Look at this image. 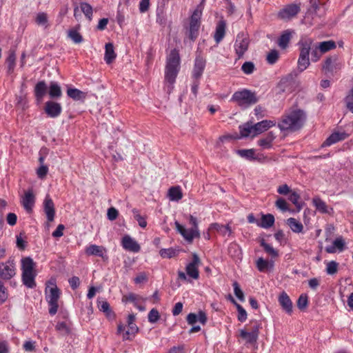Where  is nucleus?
<instances>
[{
    "mask_svg": "<svg viewBox=\"0 0 353 353\" xmlns=\"http://www.w3.org/2000/svg\"><path fill=\"white\" fill-rule=\"evenodd\" d=\"M307 120L306 112L299 108L286 112L278 123L281 132H294L301 130Z\"/></svg>",
    "mask_w": 353,
    "mask_h": 353,
    "instance_id": "f257e3e1",
    "label": "nucleus"
},
{
    "mask_svg": "<svg viewBox=\"0 0 353 353\" xmlns=\"http://www.w3.org/2000/svg\"><path fill=\"white\" fill-rule=\"evenodd\" d=\"M180 55L177 49L172 50L167 57L165 68V81L170 85L168 92L170 93L173 89V84L175 83L176 78L180 69Z\"/></svg>",
    "mask_w": 353,
    "mask_h": 353,
    "instance_id": "f03ea898",
    "label": "nucleus"
},
{
    "mask_svg": "<svg viewBox=\"0 0 353 353\" xmlns=\"http://www.w3.org/2000/svg\"><path fill=\"white\" fill-rule=\"evenodd\" d=\"M313 39L310 37H303L298 42L299 56L297 61V68L300 72H303L310 65V53L312 49Z\"/></svg>",
    "mask_w": 353,
    "mask_h": 353,
    "instance_id": "7ed1b4c3",
    "label": "nucleus"
},
{
    "mask_svg": "<svg viewBox=\"0 0 353 353\" xmlns=\"http://www.w3.org/2000/svg\"><path fill=\"white\" fill-rule=\"evenodd\" d=\"M230 101L236 103L242 110H245L256 104L259 101V97L255 92L243 88L236 91Z\"/></svg>",
    "mask_w": 353,
    "mask_h": 353,
    "instance_id": "20e7f679",
    "label": "nucleus"
},
{
    "mask_svg": "<svg viewBox=\"0 0 353 353\" xmlns=\"http://www.w3.org/2000/svg\"><path fill=\"white\" fill-rule=\"evenodd\" d=\"M135 315L130 314L127 318V325L119 324L117 327V334L121 335L123 341H132L139 329L135 323Z\"/></svg>",
    "mask_w": 353,
    "mask_h": 353,
    "instance_id": "39448f33",
    "label": "nucleus"
},
{
    "mask_svg": "<svg viewBox=\"0 0 353 353\" xmlns=\"http://www.w3.org/2000/svg\"><path fill=\"white\" fill-rule=\"evenodd\" d=\"M53 285L46 289V300L48 305V312L50 315L54 316L57 314L59 308V299L61 296V291L55 283H51Z\"/></svg>",
    "mask_w": 353,
    "mask_h": 353,
    "instance_id": "423d86ee",
    "label": "nucleus"
},
{
    "mask_svg": "<svg viewBox=\"0 0 353 353\" xmlns=\"http://www.w3.org/2000/svg\"><path fill=\"white\" fill-rule=\"evenodd\" d=\"M203 10V6L198 5L190 17L188 37L192 41L198 37Z\"/></svg>",
    "mask_w": 353,
    "mask_h": 353,
    "instance_id": "0eeeda50",
    "label": "nucleus"
},
{
    "mask_svg": "<svg viewBox=\"0 0 353 353\" xmlns=\"http://www.w3.org/2000/svg\"><path fill=\"white\" fill-rule=\"evenodd\" d=\"M251 323L252 324L251 330L249 332L242 329L239 331V335L245 341L246 344L255 345L259 339L261 323L257 321H251Z\"/></svg>",
    "mask_w": 353,
    "mask_h": 353,
    "instance_id": "6e6552de",
    "label": "nucleus"
},
{
    "mask_svg": "<svg viewBox=\"0 0 353 353\" xmlns=\"http://www.w3.org/2000/svg\"><path fill=\"white\" fill-rule=\"evenodd\" d=\"M250 39L244 32H239L236 38L234 43V50L237 56V59L243 57L244 54L248 50Z\"/></svg>",
    "mask_w": 353,
    "mask_h": 353,
    "instance_id": "1a4fd4ad",
    "label": "nucleus"
},
{
    "mask_svg": "<svg viewBox=\"0 0 353 353\" xmlns=\"http://www.w3.org/2000/svg\"><path fill=\"white\" fill-rule=\"evenodd\" d=\"M342 63L339 60L337 54H333L326 58L323 65L322 70L326 74L333 75L342 68Z\"/></svg>",
    "mask_w": 353,
    "mask_h": 353,
    "instance_id": "9d476101",
    "label": "nucleus"
},
{
    "mask_svg": "<svg viewBox=\"0 0 353 353\" xmlns=\"http://www.w3.org/2000/svg\"><path fill=\"white\" fill-rule=\"evenodd\" d=\"M301 10L300 6L296 3H290L284 6L282 9H281L278 14V18L284 20L288 21L295 17Z\"/></svg>",
    "mask_w": 353,
    "mask_h": 353,
    "instance_id": "9b49d317",
    "label": "nucleus"
},
{
    "mask_svg": "<svg viewBox=\"0 0 353 353\" xmlns=\"http://www.w3.org/2000/svg\"><path fill=\"white\" fill-rule=\"evenodd\" d=\"M15 275V265L13 261L8 260L0 263V278L9 280Z\"/></svg>",
    "mask_w": 353,
    "mask_h": 353,
    "instance_id": "f8f14e48",
    "label": "nucleus"
},
{
    "mask_svg": "<svg viewBox=\"0 0 353 353\" xmlns=\"http://www.w3.org/2000/svg\"><path fill=\"white\" fill-rule=\"evenodd\" d=\"M175 226L177 231L188 242H192L194 238H199L200 236V232L199 230L192 228L185 229L178 221H175Z\"/></svg>",
    "mask_w": 353,
    "mask_h": 353,
    "instance_id": "ddd939ff",
    "label": "nucleus"
},
{
    "mask_svg": "<svg viewBox=\"0 0 353 353\" xmlns=\"http://www.w3.org/2000/svg\"><path fill=\"white\" fill-rule=\"evenodd\" d=\"M21 203L27 212H32L35 203V196L32 189L25 192L24 195L21 197Z\"/></svg>",
    "mask_w": 353,
    "mask_h": 353,
    "instance_id": "4468645a",
    "label": "nucleus"
},
{
    "mask_svg": "<svg viewBox=\"0 0 353 353\" xmlns=\"http://www.w3.org/2000/svg\"><path fill=\"white\" fill-rule=\"evenodd\" d=\"M199 263L200 259L199 256L196 253H194L192 254V261L187 265L185 268L187 274L194 279H197L199 276L198 269Z\"/></svg>",
    "mask_w": 353,
    "mask_h": 353,
    "instance_id": "2eb2a0df",
    "label": "nucleus"
},
{
    "mask_svg": "<svg viewBox=\"0 0 353 353\" xmlns=\"http://www.w3.org/2000/svg\"><path fill=\"white\" fill-rule=\"evenodd\" d=\"M350 134L345 132H332L322 143L321 147H328L339 141L346 139Z\"/></svg>",
    "mask_w": 353,
    "mask_h": 353,
    "instance_id": "dca6fc26",
    "label": "nucleus"
},
{
    "mask_svg": "<svg viewBox=\"0 0 353 353\" xmlns=\"http://www.w3.org/2000/svg\"><path fill=\"white\" fill-rule=\"evenodd\" d=\"M205 59L203 57L200 55L196 57L192 74L194 79H199L201 77L205 68Z\"/></svg>",
    "mask_w": 353,
    "mask_h": 353,
    "instance_id": "f3484780",
    "label": "nucleus"
},
{
    "mask_svg": "<svg viewBox=\"0 0 353 353\" xmlns=\"http://www.w3.org/2000/svg\"><path fill=\"white\" fill-rule=\"evenodd\" d=\"M62 111L60 103L49 101L46 103L45 112L49 117L56 118L59 117Z\"/></svg>",
    "mask_w": 353,
    "mask_h": 353,
    "instance_id": "a211bd4d",
    "label": "nucleus"
},
{
    "mask_svg": "<svg viewBox=\"0 0 353 353\" xmlns=\"http://www.w3.org/2000/svg\"><path fill=\"white\" fill-rule=\"evenodd\" d=\"M121 245L125 250L130 252H139L141 250L139 244L128 234L122 238Z\"/></svg>",
    "mask_w": 353,
    "mask_h": 353,
    "instance_id": "6ab92c4d",
    "label": "nucleus"
},
{
    "mask_svg": "<svg viewBox=\"0 0 353 353\" xmlns=\"http://www.w3.org/2000/svg\"><path fill=\"white\" fill-rule=\"evenodd\" d=\"M279 303L282 309L288 314H292L293 312L292 302L285 292H282L278 299Z\"/></svg>",
    "mask_w": 353,
    "mask_h": 353,
    "instance_id": "aec40b11",
    "label": "nucleus"
},
{
    "mask_svg": "<svg viewBox=\"0 0 353 353\" xmlns=\"http://www.w3.org/2000/svg\"><path fill=\"white\" fill-rule=\"evenodd\" d=\"M43 210L49 222L53 221L55 216L54 204L50 196L48 194L43 201Z\"/></svg>",
    "mask_w": 353,
    "mask_h": 353,
    "instance_id": "412c9836",
    "label": "nucleus"
},
{
    "mask_svg": "<svg viewBox=\"0 0 353 353\" xmlns=\"http://www.w3.org/2000/svg\"><path fill=\"white\" fill-rule=\"evenodd\" d=\"M48 86L44 81H39L34 86V94L38 103L42 101L47 92Z\"/></svg>",
    "mask_w": 353,
    "mask_h": 353,
    "instance_id": "4be33fe9",
    "label": "nucleus"
},
{
    "mask_svg": "<svg viewBox=\"0 0 353 353\" xmlns=\"http://www.w3.org/2000/svg\"><path fill=\"white\" fill-rule=\"evenodd\" d=\"M276 125V121L271 120H263L260 122H258L254 124V134H252V137H254L257 134H259L266 130H268L271 127Z\"/></svg>",
    "mask_w": 353,
    "mask_h": 353,
    "instance_id": "5701e85b",
    "label": "nucleus"
},
{
    "mask_svg": "<svg viewBox=\"0 0 353 353\" xmlns=\"http://www.w3.org/2000/svg\"><path fill=\"white\" fill-rule=\"evenodd\" d=\"M226 23L224 20H220L216 26L214 39L216 43H219L225 35Z\"/></svg>",
    "mask_w": 353,
    "mask_h": 353,
    "instance_id": "b1692460",
    "label": "nucleus"
},
{
    "mask_svg": "<svg viewBox=\"0 0 353 353\" xmlns=\"http://www.w3.org/2000/svg\"><path fill=\"white\" fill-rule=\"evenodd\" d=\"M276 134L272 132H269L266 136L258 141V145L263 149H270L272 147V142L276 139Z\"/></svg>",
    "mask_w": 353,
    "mask_h": 353,
    "instance_id": "393cba45",
    "label": "nucleus"
},
{
    "mask_svg": "<svg viewBox=\"0 0 353 353\" xmlns=\"http://www.w3.org/2000/svg\"><path fill=\"white\" fill-rule=\"evenodd\" d=\"M274 216L272 214H262L261 221L257 222V225L260 228L268 229L274 225Z\"/></svg>",
    "mask_w": 353,
    "mask_h": 353,
    "instance_id": "a878e982",
    "label": "nucleus"
},
{
    "mask_svg": "<svg viewBox=\"0 0 353 353\" xmlns=\"http://www.w3.org/2000/svg\"><path fill=\"white\" fill-rule=\"evenodd\" d=\"M36 272L22 273V282L28 288H34L36 287L35 277Z\"/></svg>",
    "mask_w": 353,
    "mask_h": 353,
    "instance_id": "bb28decb",
    "label": "nucleus"
},
{
    "mask_svg": "<svg viewBox=\"0 0 353 353\" xmlns=\"http://www.w3.org/2000/svg\"><path fill=\"white\" fill-rule=\"evenodd\" d=\"M67 95L74 101H83L86 98V93L77 89L69 88L67 90Z\"/></svg>",
    "mask_w": 353,
    "mask_h": 353,
    "instance_id": "cd10ccee",
    "label": "nucleus"
},
{
    "mask_svg": "<svg viewBox=\"0 0 353 353\" xmlns=\"http://www.w3.org/2000/svg\"><path fill=\"white\" fill-rule=\"evenodd\" d=\"M34 268L35 263L32 258L28 256L21 259L22 273L36 272Z\"/></svg>",
    "mask_w": 353,
    "mask_h": 353,
    "instance_id": "c85d7f7f",
    "label": "nucleus"
},
{
    "mask_svg": "<svg viewBox=\"0 0 353 353\" xmlns=\"http://www.w3.org/2000/svg\"><path fill=\"white\" fill-rule=\"evenodd\" d=\"M256 267L261 272H265L267 270H272L274 267V262L269 261L262 257L259 258L256 261Z\"/></svg>",
    "mask_w": 353,
    "mask_h": 353,
    "instance_id": "c756f323",
    "label": "nucleus"
},
{
    "mask_svg": "<svg viewBox=\"0 0 353 353\" xmlns=\"http://www.w3.org/2000/svg\"><path fill=\"white\" fill-rule=\"evenodd\" d=\"M240 131V137H248L250 135L254 134V125L247 122L239 127Z\"/></svg>",
    "mask_w": 353,
    "mask_h": 353,
    "instance_id": "7c9ffc66",
    "label": "nucleus"
},
{
    "mask_svg": "<svg viewBox=\"0 0 353 353\" xmlns=\"http://www.w3.org/2000/svg\"><path fill=\"white\" fill-rule=\"evenodd\" d=\"M209 230H215L223 236L226 235L227 233L228 234V236L232 234L231 228L228 224L222 225L218 223H213L210 225Z\"/></svg>",
    "mask_w": 353,
    "mask_h": 353,
    "instance_id": "2f4dec72",
    "label": "nucleus"
},
{
    "mask_svg": "<svg viewBox=\"0 0 353 353\" xmlns=\"http://www.w3.org/2000/svg\"><path fill=\"white\" fill-rule=\"evenodd\" d=\"M85 254L88 256H103L104 254V249L101 246L94 244L90 245L85 248Z\"/></svg>",
    "mask_w": 353,
    "mask_h": 353,
    "instance_id": "473e14b6",
    "label": "nucleus"
},
{
    "mask_svg": "<svg viewBox=\"0 0 353 353\" xmlns=\"http://www.w3.org/2000/svg\"><path fill=\"white\" fill-rule=\"evenodd\" d=\"M236 153L241 157L246 159L249 161L259 160L257 156L255 155L254 149H242L238 150Z\"/></svg>",
    "mask_w": 353,
    "mask_h": 353,
    "instance_id": "72a5a7b5",
    "label": "nucleus"
},
{
    "mask_svg": "<svg viewBox=\"0 0 353 353\" xmlns=\"http://www.w3.org/2000/svg\"><path fill=\"white\" fill-rule=\"evenodd\" d=\"M48 93H49L50 98H52V99L59 98L61 97V95H62L61 89L57 82H56V81L50 82Z\"/></svg>",
    "mask_w": 353,
    "mask_h": 353,
    "instance_id": "f704fd0d",
    "label": "nucleus"
},
{
    "mask_svg": "<svg viewBox=\"0 0 353 353\" xmlns=\"http://www.w3.org/2000/svg\"><path fill=\"white\" fill-rule=\"evenodd\" d=\"M35 22L38 26H42L44 29L50 27L48 14L44 12L37 13L35 17Z\"/></svg>",
    "mask_w": 353,
    "mask_h": 353,
    "instance_id": "c9c22d12",
    "label": "nucleus"
},
{
    "mask_svg": "<svg viewBox=\"0 0 353 353\" xmlns=\"http://www.w3.org/2000/svg\"><path fill=\"white\" fill-rule=\"evenodd\" d=\"M291 32L289 30L284 31L278 39V45L282 49H285L291 39Z\"/></svg>",
    "mask_w": 353,
    "mask_h": 353,
    "instance_id": "e433bc0d",
    "label": "nucleus"
},
{
    "mask_svg": "<svg viewBox=\"0 0 353 353\" xmlns=\"http://www.w3.org/2000/svg\"><path fill=\"white\" fill-rule=\"evenodd\" d=\"M287 224L290 226L292 232L295 233L303 232V225L301 222L297 221L296 219L292 217L289 218L287 220Z\"/></svg>",
    "mask_w": 353,
    "mask_h": 353,
    "instance_id": "4c0bfd02",
    "label": "nucleus"
},
{
    "mask_svg": "<svg viewBox=\"0 0 353 353\" xmlns=\"http://www.w3.org/2000/svg\"><path fill=\"white\" fill-rule=\"evenodd\" d=\"M260 245L263 247L264 251L271 256L272 258H276L279 256V252L270 244L268 243L264 239L259 241Z\"/></svg>",
    "mask_w": 353,
    "mask_h": 353,
    "instance_id": "58836bf2",
    "label": "nucleus"
},
{
    "mask_svg": "<svg viewBox=\"0 0 353 353\" xmlns=\"http://www.w3.org/2000/svg\"><path fill=\"white\" fill-rule=\"evenodd\" d=\"M316 44L317 45L318 48L320 49V51L323 54L331 50L335 49L336 47L335 41L332 40L316 43Z\"/></svg>",
    "mask_w": 353,
    "mask_h": 353,
    "instance_id": "ea45409f",
    "label": "nucleus"
},
{
    "mask_svg": "<svg viewBox=\"0 0 353 353\" xmlns=\"http://www.w3.org/2000/svg\"><path fill=\"white\" fill-rule=\"evenodd\" d=\"M312 203L316 209L321 213L329 214L328 208L325 202H324L319 197H315L312 200Z\"/></svg>",
    "mask_w": 353,
    "mask_h": 353,
    "instance_id": "a19ab883",
    "label": "nucleus"
},
{
    "mask_svg": "<svg viewBox=\"0 0 353 353\" xmlns=\"http://www.w3.org/2000/svg\"><path fill=\"white\" fill-rule=\"evenodd\" d=\"M229 299L236 306L237 311H238V316H237L238 320L241 323L245 321V320L247 319V316H248L245 310L241 305L237 303L231 295L229 296Z\"/></svg>",
    "mask_w": 353,
    "mask_h": 353,
    "instance_id": "79ce46f5",
    "label": "nucleus"
},
{
    "mask_svg": "<svg viewBox=\"0 0 353 353\" xmlns=\"http://www.w3.org/2000/svg\"><path fill=\"white\" fill-rule=\"evenodd\" d=\"M168 196L170 201H178L180 200L183 196L180 187L175 186L170 188L168 191Z\"/></svg>",
    "mask_w": 353,
    "mask_h": 353,
    "instance_id": "37998d69",
    "label": "nucleus"
},
{
    "mask_svg": "<svg viewBox=\"0 0 353 353\" xmlns=\"http://www.w3.org/2000/svg\"><path fill=\"white\" fill-rule=\"evenodd\" d=\"M309 3L310 6L307 8L306 15L307 17L311 16V18L313 19L319 8L320 0H310Z\"/></svg>",
    "mask_w": 353,
    "mask_h": 353,
    "instance_id": "c03bdc74",
    "label": "nucleus"
},
{
    "mask_svg": "<svg viewBox=\"0 0 353 353\" xmlns=\"http://www.w3.org/2000/svg\"><path fill=\"white\" fill-rule=\"evenodd\" d=\"M97 307L100 311H102L105 314L107 317H108L110 315V304L103 298H98Z\"/></svg>",
    "mask_w": 353,
    "mask_h": 353,
    "instance_id": "a18cd8bd",
    "label": "nucleus"
},
{
    "mask_svg": "<svg viewBox=\"0 0 353 353\" xmlns=\"http://www.w3.org/2000/svg\"><path fill=\"white\" fill-rule=\"evenodd\" d=\"M294 81V77L292 74H289L286 77L282 78L279 83V87L283 92L288 90V87Z\"/></svg>",
    "mask_w": 353,
    "mask_h": 353,
    "instance_id": "49530a36",
    "label": "nucleus"
},
{
    "mask_svg": "<svg viewBox=\"0 0 353 353\" xmlns=\"http://www.w3.org/2000/svg\"><path fill=\"white\" fill-rule=\"evenodd\" d=\"M80 8L82 12L85 14V17L90 21L92 19L93 9L92 7L88 3H80Z\"/></svg>",
    "mask_w": 353,
    "mask_h": 353,
    "instance_id": "de8ad7c7",
    "label": "nucleus"
},
{
    "mask_svg": "<svg viewBox=\"0 0 353 353\" xmlns=\"http://www.w3.org/2000/svg\"><path fill=\"white\" fill-rule=\"evenodd\" d=\"M68 36L74 43H80L83 41V37L75 28L70 29L68 31Z\"/></svg>",
    "mask_w": 353,
    "mask_h": 353,
    "instance_id": "09e8293b",
    "label": "nucleus"
},
{
    "mask_svg": "<svg viewBox=\"0 0 353 353\" xmlns=\"http://www.w3.org/2000/svg\"><path fill=\"white\" fill-rule=\"evenodd\" d=\"M178 254V250L172 248H163L159 251V254L162 258L171 259L174 257Z\"/></svg>",
    "mask_w": 353,
    "mask_h": 353,
    "instance_id": "8fccbe9b",
    "label": "nucleus"
},
{
    "mask_svg": "<svg viewBox=\"0 0 353 353\" xmlns=\"http://www.w3.org/2000/svg\"><path fill=\"white\" fill-rule=\"evenodd\" d=\"M16 54L14 51H10L6 59L8 72H13L15 68Z\"/></svg>",
    "mask_w": 353,
    "mask_h": 353,
    "instance_id": "3c124183",
    "label": "nucleus"
},
{
    "mask_svg": "<svg viewBox=\"0 0 353 353\" xmlns=\"http://www.w3.org/2000/svg\"><path fill=\"white\" fill-rule=\"evenodd\" d=\"M132 213L135 220L138 222L139 225L142 228H145L147 226L145 217L141 216L139 214V210L136 208L132 210Z\"/></svg>",
    "mask_w": 353,
    "mask_h": 353,
    "instance_id": "603ef678",
    "label": "nucleus"
},
{
    "mask_svg": "<svg viewBox=\"0 0 353 353\" xmlns=\"http://www.w3.org/2000/svg\"><path fill=\"white\" fill-rule=\"evenodd\" d=\"M323 53L320 51L316 43H312V49H311L312 61L313 62L318 61Z\"/></svg>",
    "mask_w": 353,
    "mask_h": 353,
    "instance_id": "864d4df0",
    "label": "nucleus"
},
{
    "mask_svg": "<svg viewBox=\"0 0 353 353\" xmlns=\"http://www.w3.org/2000/svg\"><path fill=\"white\" fill-rule=\"evenodd\" d=\"M160 319V314L157 309L152 308L148 313V319L150 323H157Z\"/></svg>",
    "mask_w": 353,
    "mask_h": 353,
    "instance_id": "5fc2aeb1",
    "label": "nucleus"
},
{
    "mask_svg": "<svg viewBox=\"0 0 353 353\" xmlns=\"http://www.w3.org/2000/svg\"><path fill=\"white\" fill-rule=\"evenodd\" d=\"M228 251L232 257L236 256L237 258H240L242 255L239 246L235 243L230 244Z\"/></svg>",
    "mask_w": 353,
    "mask_h": 353,
    "instance_id": "6e6d98bb",
    "label": "nucleus"
},
{
    "mask_svg": "<svg viewBox=\"0 0 353 353\" xmlns=\"http://www.w3.org/2000/svg\"><path fill=\"white\" fill-rule=\"evenodd\" d=\"M241 70L245 74H251L255 70V65L252 61H246L242 65Z\"/></svg>",
    "mask_w": 353,
    "mask_h": 353,
    "instance_id": "4d7b16f0",
    "label": "nucleus"
},
{
    "mask_svg": "<svg viewBox=\"0 0 353 353\" xmlns=\"http://www.w3.org/2000/svg\"><path fill=\"white\" fill-rule=\"evenodd\" d=\"M308 305V297L306 294H301L297 300V307L299 310H305Z\"/></svg>",
    "mask_w": 353,
    "mask_h": 353,
    "instance_id": "13d9d810",
    "label": "nucleus"
},
{
    "mask_svg": "<svg viewBox=\"0 0 353 353\" xmlns=\"http://www.w3.org/2000/svg\"><path fill=\"white\" fill-rule=\"evenodd\" d=\"M232 285L234 288V293L235 296L237 297V299L240 301H244V300H245L244 294H243V291L241 290L238 282L234 281Z\"/></svg>",
    "mask_w": 353,
    "mask_h": 353,
    "instance_id": "bf43d9fd",
    "label": "nucleus"
},
{
    "mask_svg": "<svg viewBox=\"0 0 353 353\" xmlns=\"http://www.w3.org/2000/svg\"><path fill=\"white\" fill-rule=\"evenodd\" d=\"M55 327L62 334H68L70 332V327L65 322H58Z\"/></svg>",
    "mask_w": 353,
    "mask_h": 353,
    "instance_id": "052dcab7",
    "label": "nucleus"
},
{
    "mask_svg": "<svg viewBox=\"0 0 353 353\" xmlns=\"http://www.w3.org/2000/svg\"><path fill=\"white\" fill-rule=\"evenodd\" d=\"M279 59V52L276 50H272L267 55V61L268 63L273 65Z\"/></svg>",
    "mask_w": 353,
    "mask_h": 353,
    "instance_id": "680f3d73",
    "label": "nucleus"
},
{
    "mask_svg": "<svg viewBox=\"0 0 353 353\" xmlns=\"http://www.w3.org/2000/svg\"><path fill=\"white\" fill-rule=\"evenodd\" d=\"M275 205L277 208L280 209L283 212H286L289 210L288 205L286 201L281 197L279 198L276 201Z\"/></svg>",
    "mask_w": 353,
    "mask_h": 353,
    "instance_id": "e2e57ef3",
    "label": "nucleus"
},
{
    "mask_svg": "<svg viewBox=\"0 0 353 353\" xmlns=\"http://www.w3.org/2000/svg\"><path fill=\"white\" fill-rule=\"evenodd\" d=\"M338 263L334 261L327 263L326 272L328 274H334L337 272Z\"/></svg>",
    "mask_w": 353,
    "mask_h": 353,
    "instance_id": "0e129e2a",
    "label": "nucleus"
},
{
    "mask_svg": "<svg viewBox=\"0 0 353 353\" xmlns=\"http://www.w3.org/2000/svg\"><path fill=\"white\" fill-rule=\"evenodd\" d=\"M333 245L335 248H338L339 251H343L345 248V241L342 237H339L333 241Z\"/></svg>",
    "mask_w": 353,
    "mask_h": 353,
    "instance_id": "69168bd1",
    "label": "nucleus"
},
{
    "mask_svg": "<svg viewBox=\"0 0 353 353\" xmlns=\"http://www.w3.org/2000/svg\"><path fill=\"white\" fill-rule=\"evenodd\" d=\"M48 172V168L46 165H41L37 170V174L39 178L43 179L45 177Z\"/></svg>",
    "mask_w": 353,
    "mask_h": 353,
    "instance_id": "338daca9",
    "label": "nucleus"
},
{
    "mask_svg": "<svg viewBox=\"0 0 353 353\" xmlns=\"http://www.w3.org/2000/svg\"><path fill=\"white\" fill-rule=\"evenodd\" d=\"M347 108L353 113V96L347 94L345 98Z\"/></svg>",
    "mask_w": 353,
    "mask_h": 353,
    "instance_id": "774afa93",
    "label": "nucleus"
}]
</instances>
